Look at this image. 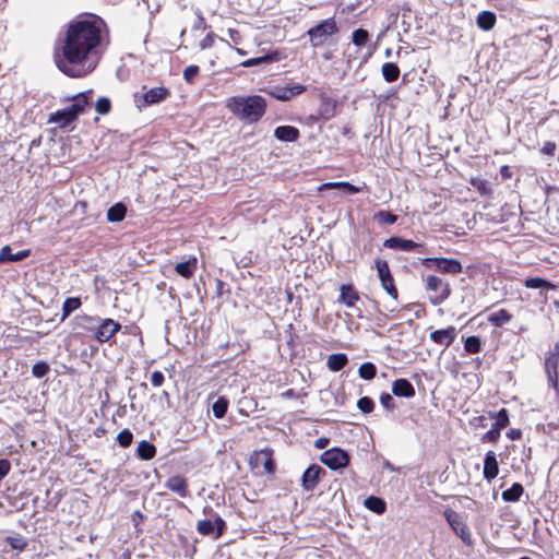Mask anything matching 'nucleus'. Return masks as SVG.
Here are the masks:
<instances>
[{"mask_svg":"<svg viewBox=\"0 0 559 559\" xmlns=\"http://www.w3.org/2000/svg\"><path fill=\"white\" fill-rule=\"evenodd\" d=\"M105 27L104 21L94 15L70 22L55 47L57 68L69 78L92 73L100 59Z\"/></svg>","mask_w":559,"mask_h":559,"instance_id":"obj_1","label":"nucleus"},{"mask_svg":"<svg viewBox=\"0 0 559 559\" xmlns=\"http://www.w3.org/2000/svg\"><path fill=\"white\" fill-rule=\"evenodd\" d=\"M226 107L239 119L257 122L265 112L266 102L262 96H237L227 100Z\"/></svg>","mask_w":559,"mask_h":559,"instance_id":"obj_2","label":"nucleus"},{"mask_svg":"<svg viewBox=\"0 0 559 559\" xmlns=\"http://www.w3.org/2000/svg\"><path fill=\"white\" fill-rule=\"evenodd\" d=\"M80 325L91 332L99 343L109 342L112 336L121 329V324L112 319L94 318L91 316H82Z\"/></svg>","mask_w":559,"mask_h":559,"instance_id":"obj_3","label":"nucleus"},{"mask_svg":"<svg viewBox=\"0 0 559 559\" xmlns=\"http://www.w3.org/2000/svg\"><path fill=\"white\" fill-rule=\"evenodd\" d=\"M87 94H79L73 98V104L62 110H58L50 116L49 122L58 123L60 127H67L84 111L88 104Z\"/></svg>","mask_w":559,"mask_h":559,"instance_id":"obj_4","label":"nucleus"},{"mask_svg":"<svg viewBox=\"0 0 559 559\" xmlns=\"http://www.w3.org/2000/svg\"><path fill=\"white\" fill-rule=\"evenodd\" d=\"M338 33V26L333 17L325 19L307 32L312 47L323 46L328 39Z\"/></svg>","mask_w":559,"mask_h":559,"instance_id":"obj_5","label":"nucleus"},{"mask_svg":"<svg viewBox=\"0 0 559 559\" xmlns=\"http://www.w3.org/2000/svg\"><path fill=\"white\" fill-rule=\"evenodd\" d=\"M170 95V92L167 87L157 86L145 91L142 94H134V102L136 107L142 109L146 106H152L162 103Z\"/></svg>","mask_w":559,"mask_h":559,"instance_id":"obj_6","label":"nucleus"},{"mask_svg":"<svg viewBox=\"0 0 559 559\" xmlns=\"http://www.w3.org/2000/svg\"><path fill=\"white\" fill-rule=\"evenodd\" d=\"M426 288L433 293L430 296V301L435 306L442 304L450 296L451 292L449 283L436 275H428L426 277Z\"/></svg>","mask_w":559,"mask_h":559,"instance_id":"obj_7","label":"nucleus"},{"mask_svg":"<svg viewBox=\"0 0 559 559\" xmlns=\"http://www.w3.org/2000/svg\"><path fill=\"white\" fill-rule=\"evenodd\" d=\"M424 264L447 274H457L462 271L461 262L455 259L427 258L424 260Z\"/></svg>","mask_w":559,"mask_h":559,"instance_id":"obj_8","label":"nucleus"},{"mask_svg":"<svg viewBox=\"0 0 559 559\" xmlns=\"http://www.w3.org/2000/svg\"><path fill=\"white\" fill-rule=\"evenodd\" d=\"M444 518L455 534L465 543L471 544V533L462 520V516L454 510L447 509Z\"/></svg>","mask_w":559,"mask_h":559,"instance_id":"obj_9","label":"nucleus"},{"mask_svg":"<svg viewBox=\"0 0 559 559\" xmlns=\"http://www.w3.org/2000/svg\"><path fill=\"white\" fill-rule=\"evenodd\" d=\"M321 462L332 469H338L348 465L349 456L344 450L333 448L322 453Z\"/></svg>","mask_w":559,"mask_h":559,"instance_id":"obj_10","label":"nucleus"},{"mask_svg":"<svg viewBox=\"0 0 559 559\" xmlns=\"http://www.w3.org/2000/svg\"><path fill=\"white\" fill-rule=\"evenodd\" d=\"M376 269H377L378 276L381 281V285H382L383 289H385L386 293L392 298L396 299L397 298V289L394 285V280L390 272L388 262L384 260H377Z\"/></svg>","mask_w":559,"mask_h":559,"instance_id":"obj_11","label":"nucleus"},{"mask_svg":"<svg viewBox=\"0 0 559 559\" xmlns=\"http://www.w3.org/2000/svg\"><path fill=\"white\" fill-rule=\"evenodd\" d=\"M306 91V86L301 84H286L283 86H274L267 91V93L275 99L287 102L297 95L302 94Z\"/></svg>","mask_w":559,"mask_h":559,"instance_id":"obj_12","label":"nucleus"},{"mask_svg":"<svg viewBox=\"0 0 559 559\" xmlns=\"http://www.w3.org/2000/svg\"><path fill=\"white\" fill-rule=\"evenodd\" d=\"M559 364V343H557L551 352L545 359V370L548 377L549 383L556 388L558 382V368Z\"/></svg>","mask_w":559,"mask_h":559,"instance_id":"obj_13","label":"nucleus"},{"mask_svg":"<svg viewBox=\"0 0 559 559\" xmlns=\"http://www.w3.org/2000/svg\"><path fill=\"white\" fill-rule=\"evenodd\" d=\"M226 528L225 521L216 515L214 522L211 520H202L199 521L197 530L201 535H211L216 531V537L223 535Z\"/></svg>","mask_w":559,"mask_h":559,"instance_id":"obj_14","label":"nucleus"},{"mask_svg":"<svg viewBox=\"0 0 559 559\" xmlns=\"http://www.w3.org/2000/svg\"><path fill=\"white\" fill-rule=\"evenodd\" d=\"M457 330L455 326H448L447 329L436 330L430 333V340L445 348L449 347L456 338Z\"/></svg>","mask_w":559,"mask_h":559,"instance_id":"obj_15","label":"nucleus"},{"mask_svg":"<svg viewBox=\"0 0 559 559\" xmlns=\"http://www.w3.org/2000/svg\"><path fill=\"white\" fill-rule=\"evenodd\" d=\"M324 473L321 466L313 464L302 475V486L306 490H312L318 485L320 474Z\"/></svg>","mask_w":559,"mask_h":559,"instance_id":"obj_16","label":"nucleus"},{"mask_svg":"<svg viewBox=\"0 0 559 559\" xmlns=\"http://www.w3.org/2000/svg\"><path fill=\"white\" fill-rule=\"evenodd\" d=\"M384 247L389 249H396L401 251H414L420 248L421 245L409 239H403L400 237H391L384 241Z\"/></svg>","mask_w":559,"mask_h":559,"instance_id":"obj_17","label":"nucleus"},{"mask_svg":"<svg viewBox=\"0 0 559 559\" xmlns=\"http://www.w3.org/2000/svg\"><path fill=\"white\" fill-rule=\"evenodd\" d=\"M499 473L498 461L493 451H488L484 460V477L488 481L495 479Z\"/></svg>","mask_w":559,"mask_h":559,"instance_id":"obj_18","label":"nucleus"},{"mask_svg":"<svg viewBox=\"0 0 559 559\" xmlns=\"http://www.w3.org/2000/svg\"><path fill=\"white\" fill-rule=\"evenodd\" d=\"M392 393L395 396L411 399L415 396V389L407 379H396L392 384Z\"/></svg>","mask_w":559,"mask_h":559,"instance_id":"obj_19","label":"nucleus"},{"mask_svg":"<svg viewBox=\"0 0 559 559\" xmlns=\"http://www.w3.org/2000/svg\"><path fill=\"white\" fill-rule=\"evenodd\" d=\"M31 250L25 249L17 251L16 253L12 252V249L10 246H4L0 250V263H7V262H17L26 259L29 257Z\"/></svg>","mask_w":559,"mask_h":559,"instance_id":"obj_20","label":"nucleus"},{"mask_svg":"<svg viewBox=\"0 0 559 559\" xmlns=\"http://www.w3.org/2000/svg\"><path fill=\"white\" fill-rule=\"evenodd\" d=\"M197 269L198 259L195 257H191L187 261L179 262L175 265L176 273L185 278H191Z\"/></svg>","mask_w":559,"mask_h":559,"instance_id":"obj_21","label":"nucleus"},{"mask_svg":"<svg viewBox=\"0 0 559 559\" xmlns=\"http://www.w3.org/2000/svg\"><path fill=\"white\" fill-rule=\"evenodd\" d=\"M165 487L176 493H178L181 498L187 497L188 495V483L186 478L182 476L176 475L171 476L165 484Z\"/></svg>","mask_w":559,"mask_h":559,"instance_id":"obj_22","label":"nucleus"},{"mask_svg":"<svg viewBox=\"0 0 559 559\" xmlns=\"http://www.w3.org/2000/svg\"><path fill=\"white\" fill-rule=\"evenodd\" d=\"M274 135L283 142H294L299 138V130L292 126H280L275 129Z\"/></svg>","mask_w":559,"mask_h":559,"instance_id":"obj_23","label":"nucleus"},{"mask_svg":"<svg viewBox=\"0 0 559 559\" xmlns=\"http://www.w3.org/2000/svg\"><path fill=\"white\" fill-rule=\"evenodd\" d=\"M359 299L358 293L350 285H343L341 287V294L338 301L345 304L347 307L352 308L355 306V302Z\"/></svg>","mask_w":559,"mask_h":559,"instance_id":"obj_24","label":"nucleus"},{"mask_svg":"<svg viewBox=\"0 0 559 559\" xmlns=\"http://www.w3.org/2000/svg\"><path fill=\"white\" fill-rule=\"evenodd\" d=\"M348 362V358L346 354L337 353V354H331L328 357L326 366L331 371H340L342 370L346 364Z\"/></svg>","mask_w":559,"mask_h":559,"instance_id":"obj_25","label":"nucleus"},{"mask_svg":"<svg viewBox=\"0 0 559 559\" xmlns=\"http://www.w3.org/2000/svg\"><path fill=\"white\" fill-rule=\"evenodd\" d=\"M476 24L483 31H490L496 24V15L490 11H483L477 15Z\"/></svg>","mask_w":559,"mask_h":559,"instance_id":"obj_26","label":"nucleus"},{"mask_svg":"<svg viewBox=\"0 0 559 559\" xmlns=\"http://www.w3.org/2000/svg\"><path fill=\"white\" fill-rule=\"evenodd\" d=\"M324 189H342L346 194H355L361 191V188L345 181L323 183L320 190Z\"/></svg>","mask_w":559,"mask_h":559,"instance_id":"obj_27","label":"nucleus"},{"mask_svg":"<svg viewBox=\"0 0 559 559\" xmlns=\"http://www.w3.org/2000/svg\"><path fill=\"white\" fill-rule=\"evenodd\" d=\"M364 506L377 513V514H383L386 510V504H385V501L379 497H374V496H370L368 498L365 499L364 501Z\"/></svg>","mask_w":559,"mask_h":559,"instance_id":"obj_28","label":"nucleus"},{"mask_svg":"<svg viewBox=\"0 0 559 559\" xmlns=\"http://www.w3.org/2000/svg\"><path fill=\"white\" fill-rule=\"evenodd\" d=\"M524 492V488L520 483H514L511 488L502 491L501 497L507 502H516Z\"/></svg>","mask_w":559,"mask_h":559,"instance_id":"obj_29","label":"nucleus"},{"mask_svg":"<svg viewBox=\"0 0 559 559\" xmlns=\"http://www.w3.org/2000/svg\"><path fill=\"white\" fill-rule=\"evenodd\" d=\"M127 213V207L122 203H116L110 206L107 211V219L111 223L121 222Z\"/></svg>","mask_w":559,"mask_h":559,"instance_id":"obj_30","label":"nucleus"},{"mask_svg":"<svg viewBox=\"0 0 559 559\" xmlns=\"http://www.w3.org/2000/svg\"><path fill=\"white\" fill-rule=\"evenodd\" d=\"M136 454L141 460H152L156 454V448L148 441H141L136 449Z\"/></svg>","mask_w":559,"mask_h":559,"instance_id":"obj_31","label":"nucleus"},{"mask_svg":"<svg viewBox=\"0 0 559 559\" xmlns=\"http://www.w3.org/2000/svg\"><path fill=\"white\" fill-rule=\"evenodd\" d=\"M381 72H382L383 79L388 83L395 82L399 79V76H400V69L393 62H385L382 66Z\"/></svg>","mask_w":559,"mask_h":559,"instance_id":"obj_32","label":"nucleus"},{"mask_svg":"<svg viewBox=\"0 0 559 559\" xmlns=\"http://www.w3.org/2000/svg\"><path fill=\"white\" fill-rule=\"evenodd\" d=\"M254 460L257 463L262 464L264 466L265 472L272 473L274 469V464L272 461V453L270 450H263L257 452L254 455Z\"/></svg>","mask_w":559,"mask_h":559,"instance_id":"obj_33","label":"nucleus"},{"mask_svg":"<svg viewBox=\"0 0 559 559\" xmlns=\"http://www.w3.org/2000/svg\"><path fill=\"white\" fill-rule=\"evenodd\" d=\"M512 316L504 309H500L488 317V321L495 326H502L503 324L510 322Z\"/></svg>","mask_w":559,"mask_h":559,"instance_id":"obj_34","label":"nucleus"},{"mask_svg":"<svg viewBox=\"0 0 559 559\" xmlns=\"http://www.w3.org/2000/svg\"><path fill=\"white\" fill-rule=\"evenodd\" d=\"M81 307V299L78 297H69L64 300L62 306V319L68 318L74 310Z\"/></svg>","mask_w":559,"mask_h":559,"instance_id":"obj_35","label":"nucleus"},{"mask_svg":"<svg viewBox=\"0 0 559 559\" xmlns=\"http://www.w3.org/2000/svg\"><path fill=\"white\" fill-rule=\"evenodd\" d=\"M228 400L224 396H219L212 405L214 416L217 419L223 418L228 409Z\"/></svg>","mask_w":559,"mask_h":559,"instance_id":"obj_36","label":"nucleus"},{"mask_svg":"<svg viewBox=\"0 0 559 559\" xmlns=\"http://www.w3.org/2000/svg\"><path fill=\"white\" fill-rule=\"evenodd\" d=\"M358 373L365 380H372L377 374V368L372 362H364L360 365Z\"/></svg>","mask_w":559,"mask_h":559,"instance_id":"obj_37","label":"nucleus"},{"mask_svg":"<svg viewBox=\"0 0 559 559\" xmlns=\"http://www.w3.org/2000/svg\"><path fill=\"white\" fill-rule=\"evenodd\" d=\"M524 285L525 287L527 288H542V287H546V288H555V285L544 278H540V277H530L527 280H525L524 282Z\"/></svg>","mask_w":559,"mask_h":559,"instance_id":"obj_38","label":"nucleus"},{"mask_svg":"<svg viewBox=\"0 0 559 559\" xmlns=\"http://www.w3.org/2000/svg\"><path fill=\"white\" fill-rule=\"evenodd\" d=\"M369 40V33L364 28H358L353 32L352 41L357 47H364Z\"/></svg>","mask_w":559,"mask_h":559,"instance_id":"obj_39","label":"nucleus"},{"mask_svg":"<svg viewBox=\"0 0 559 559\" xmlns=\"http://www.w3.org/2000/svg\"><path fill=\"white\" fill-rule=\"evenodd\" d=\"M464 348L469 354H477L481 350V342L478 336H468L464 342Z\"/></svg>","mask_w":559,"mask_h":559,"instance_id":"obj_40","label":"nucleus"},{"mask_svg":"<svg viewBox=\"0 0 559 559\" xmlns=\"http://www.w3.org/2000/svg\"><path fill=\"white\" fill-rule=\"evenodd\" d=\"M373 218L379 224L389 225H392L397 221V216L389 211H379L374 214Z\"/></svg>","mask_w":559,"mask_h":559,"instance_id":"obj_41","label":"nucleus"},{"mask_svg":"<svg viewBox=\"0 0 559 559\" xmlns=\"http://www.w3.org/2000/svg\"><path fill=\"white\" fill-rule=\"evenodd\" d=\"M490 418L496 419L493 426L500 430L506 428L509 424V415L506 408L500 409L497 414L490 413Z\"/></svg>","mask_w":559,"mask_h":559,"instance_id":"obj_42","label":"nucleus"},{"mask_svg":"<svg viewBox=\"0 0 559 559\" xmlns=\"http://www.w3.org/2000/svg\"><path fill=\"white\" fill-rule=\"evenodd\" d=\"M273 60H274L273 56L264 55L262 57L248 59V60L241 62L240 66L243 67V68H251V67L260 66V64H263V63H269V62H271Z\"/></svg>","mask_w":559,"mask_h":559,"instance_id":"obj_43","label":"nucleus"},{"mask_svg":"<svg viewBox=\"0 0 559 559\" xmlns=\"http://www.w3.org/2000/svg\"><path fill=\"white\" fill-rule=\"evenodd\" d=\"M133 440V435L129 429L121 430L117 436V441L120 447L128 448Z\"/></svg>","mask_w":559,"mask_h":559,"instance_id":"obj_44","label":"nucleus"},{"mask_svg":"<svg viewBox=\"0 0 559 559\" xmlns=\"http://www.w3.org/2000/svg\"><path fill=\"white\" fill-rule=\"evenodd\" d=\"M357 407L365 414H368V413H371L373 407H374V403L373 401L368 397V396H364V397H360L357 402Z\"/></svg>","mask_w":559,"mask_h":559,"instance_id":"obj_45","label":"nucleus"},{"mask_svg":"<svg viewBox=\"0 0 559 559\" xmlns=\"http://www.w3.org/2000/svg\"><path fill=\"white\" fill-rule=\"evenodd\" d=\"M111 104L110 100L106 97H100L97 99L95 109L100 115H106L110 111Z\"/></svg>","mask_w":559,"mask_h":559,"instance_id":"obj_46","label":"nucleus"},{"mask_svg":"<svg viewBox=\"0 0 559 559\" xmlns=\"http://www.w3.org/2000/svg\"><path fill=\"white\" fill-rule=\"evenodd\" d=\"M49 371V366L44 362V361H39L37 364H35L32 368V373L34 377L36 378H44Z\"/></svg>","mask_w":559,"mask_h":559,"instance_id":"obj_47","label":"nucleus"},{"mask_svg":"<svg viewBox=\"0 0 559 559\" xmlns=\"http://www.w3.org/2000/svg\"><path fill=\"white\" fill-rule=\"evenodd\" d=\"M500 429H498L496 426H493L490 430H488L486 433L481 437V442L488 443V442H497L500 438Z\"/></svg>","mask_w":559,"mask_h":559,"instance_id":"obj_48","label":"nucleus"},{"mask_svg":"<svg viewBox=\"0 0 559 559\" xmlns=\"http://www.w3.org/2000/svg\"><path fill=\"white\" fill-rule=\"evenodd\" d=\"M472 186L477 189L481 194H489L491 192V188L487 181L481 179H472Z\"/></svg>","mask_w":559,"mask_h":559,"instance_id":"obj_49","label":"nucleus"},{"mask_svg":"<svg viewBox=\"0 0 559 559\" xmlns=\"http://www.w3.org/2000/svg\"><path fill=\"white\" fill-rule=\"evenodd\" d=\"M199 67L198 66H194V64H191L189 67H187L183 71V79L188 82V83H192L194 78L199 74Z\"/></svg>","mask_w":559,"mask_h":559,"instance_id":"obj_50","label":"nucleus"},{"mask_svg":"<svg viewBox=\"0 0 559 559\" xmlns=\"http://www.w3.org/2000/svg\"><path fill=\"white\" fill-rule=\"evenodd\" d=\"M380 403L382 406L389 411L393 409L395 407L394 400L389 393H382L380 396Z\"/></svg>","mask_w":559,"mask_h":559,"instance_id":"obj_51","label":"nucleus"},{"mask_svg":"<svg viewBox=\"0 0 559 559\" xmlns=\"http://www.w3.org/2000/svg\"><path fill=\"white\" fill-rule=\"evenodd\" d=\"M165 381V377L162 371H154L151 376V382L154 386H162Z\"/></svg>","mask_w":559,"mask_h":559,"instance_id":"obj_52","label":"nucleus"},{"mask_svg":"<svg viewBox=\"0 0 559 559\" xmlns=\"http://www.w3.org/2000/svg\"><path fill=\"white\" fill-rule=\"evenodd\" d=\"M214 37L215 35L213 33H209L201 41H200V48L202 50L211 48L214 45Z\"/></svg>","mask_w":559,"mask_h":559,"instance_id":"obj_53","label":"nucleus"},{"mask_svg":"<svg viewBox=\"0 0 559 559\" xmlns=\"http://www.w3.org/2000/svg\"><path fill=\"white\" fill-rule=\"evenodd\" d=\"M11 464L8 460H0V479L2 480L10 472Z\"/></svg>","mask_w":559,"mask_h":559,"instance_id":"obj_54","label":"nucleus"},{"mask_svg":"<svg viewBox=\"0 0 559 559\" xmlns=\"http://www.w3.org/2000/svg\"><path fill=\"white\" fill-rule=\"evenodd\" d=\"M227 35L235 45H239L241 43V35L237 29L228 28Z\"/></svg>","mask_w":559,"mask_h":559,"instance_id":"obj_55","label":"nucleus"},{"mask_svg":"<svg viewBox=\"0 0 559 559\" xmlns=\"http://www.w3.org/2000/svg\"><path fill=\"white\" fill-rule=\"evenodd\" d=\"M193 27L195 29H205L206 28L205 19L203 17V15L200 11H198V21L195 22Z\"/></svg>","mask_w":559,"mask_h":559,"instance_id":"obj_56","label":"nucleus"},{"mask_svg":"<svg viewBox=\"0 0 559 559\" xmlns=\"http://www.w3.org/2000/svg\"><path fill=\"white\" fill-rule=\"evenodd\" d=\"M555 150H556V145H555V143L548 142V143H546V144L544 145V147H543V150H542V151H543V153H545V154H547V155H552V154H554V152H555Z\"/></svg>","mask_w":559,"mask_h":559,"instance_id":"obj_57","label":"nucleus"},{"mask_svg":"<svg viewBox=\"0 0 559 559\" xmlns=\"http://www.w3.org/2000/svg\"><path fill=\"white\" fill-rule=\"evenodd\" d=\"M328 444H329V439L328 438H319L314 442V447L317 449H324Z\"/></svg>","mask_w":559,"mask_h":559,"instance_id":"obj_58","label":"nucleus"},{"mask_svg":"<svg viewBox=\"0 0 559 559\" xmlns=\"http://www.w3.org/2000/svg\"><path fill=\"white\" fill-rule=\"evenodd\" d=\"M500 174L506 179H509L512 177V173H511L509 166H502L500 169Z\"/></svg>","mask_w":559,"mask_h":559,"instance_id":"obj_59","label":"nucleus"},{"mask_svg":"<svg viewBox=\"0 0 559 559\" xmlns=\"http://www.w3.org/2000/svg\"><path fill=\"white\" fill-rule=\"evenodd\" d=\"M508 437L512 440H516L521 437V431L520 430H516V429H511L509 432H508Z\"/></svg>","mask_w":559,"mask_h":559,"instance_id":"obj_60","label":"nucleus"},{"mask_svg":"<svg viewBox=\"0 0 559 559\" xmlns=\"http://www.w3.org/2000/svg\"><path fill=\"white\" fill-rule=\"evenodd\" d=\"M384 467L390 469V471H392V472L395 471L394 466H392L389 462H385Z\"/></svg>","mask_w":559,"mask_h":559,"instance_id":"obj_61","label":"nucleus"},{"mask_svg":"<svg viewBox=\"0 0 559 559\" xmlns=\"http://www.w3.org/2000/svg\"><path fill=\"white\" fill-rule=\"evenodd\" d=\"M236 51H237V53H238V55H240V56L246 55V51H245V50H242V49H240V48H236Z\"/></svg>","mask_w":559,"mask_h":559,"instance_id":"obj_62","label":"nucleus"},{"mask_svg":"<svg viewBox=\"0 0 559 559\" xmlns=\"http://www.w3.org/2000/svg\"><path fill=\"white\" fill-rule=\"evenodd\" d=\"M390 53H391L390 49H386V50H385V56H386V57H389V56H390Z\"/></svg>","mask_w":559,"mask_h":559,"instance_id":"obj_63","label":"nucleus"},{"mask_svg":"<svg viewBox=\"0 0 559 559\" xmlns=\"http://www.w3.org/2000/svg\"><path fill=\"white\" fill-rule=\"evenodd\" d=\"M221 41H224L226 45L229 46V43L227 40H225L224 38H221Z\"/></svg>","mask_w":559,"mask_h":559,"instance_id":"obj_64","label":"nucleus"}]
</instances>
